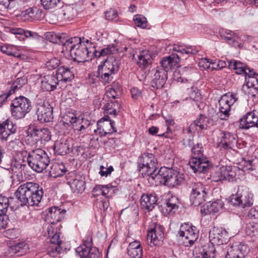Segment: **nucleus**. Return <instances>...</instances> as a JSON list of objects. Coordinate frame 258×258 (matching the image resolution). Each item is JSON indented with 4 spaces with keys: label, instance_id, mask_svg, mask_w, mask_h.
<instances>
[{
    "label": "nucleus",
    "instance_id": "f257e3e1",
    "mask_svg": "<svg viewBox=\"0 0 258 258\" xmlns=\"http://www.w3.org/2000/svg\"><path fill=\"white\" fill-rule=\"evenodd\" d=\"M63 52H70L72 59L78 63L84 62L92 58L93 43L84 38L72 37L61 41Z\"/></svg>",
    "mask_w": 258,
    "mask_h": 258
},
{
    "label": "nucleus",
    "instance_id": "f03ea898",
    "mask_svg": "<svg viewBox=\"0 0 258 258\" xmlns=\"http://www.w3.org/2000/svg\"><path fill=\"white\" fill-rule=\"evenodd\" d=\"M43 195L42 187L38 183L32 182L20 185L15 192V196L22 206H38Z\"/></svg>",
    "mask_w": 258,
    "mask_h": 258
},
{
    "label": "nucleus",
    "instance_id": "7ed1b4c3",
    "mask_svg": "<svg viewBox=\"0 0 258 258\" xmlns=\"http://www.w3.org/2000/svg\"><path fill=\"white\" fill-rule=\"evenodd\" d=\"M238 100L236 94L228 92L222 95L219 100V111L212 115L211 125H216L220 123L222 120L227 119L229 116L231 106Z\"/></svg>",
    "mask_w": 258,
    "mask_h": 258
},
{
    "label": "nucleus",
    "instance_id": "20e7f679",
    "mask_svg": "<svg viewBox=\"0 0 258 258\" xmlns=\"http://www.w3.org/2000/svg\"><path fill=\"white\" fill-rule=\"evenodd\" d=\"M157 160L154 154L149 153L142 154L138 159V167L143 176H149L148 180L156 179Z\"/></svg>",
    "mask_w": 258,
    "mask_h": 258
},
{
    "label": "nucleus",
    "instance_id": "39448f33",
    "mask_svg": "<svg viewBox=\"0 0 258 258\" xmlns=\"http://www.w3.org/2000/svg\"><path fill=\"white\" fill-rule=\"evenodd\" d=\"M29 166L37 172H41L45 169L50 162L47 153L40 148L30 152L27 158Z\"/></svg>",
    "mask_w": 258,
    "mask_h": 258
},
{
    "label": "nucleus",
    "instance_id": "423d86ee",
    "mask_svg": "<svg viewBox=\"0 0 258 258\" xmlns=\"http://www.w3.org/2000/svg\"><path fill=\"white\" fill-rule=\"evenodd\" d=\"M27 141L31 146L41 148L51 139V133L47 128H39L33 126L27 132Z\"/></svg>",
    "mask_w": 258,
    "mask_h": 258
},
{
    "label": "nucleus",
    "instance_id": "0eeeda50",
    "mask_svg": "<svg viewBox=\"0 0 258 258\" xmlns=\"http://www.w3.org/2000/svg\"><path fill=\"white\" fill-rule=\"evenodd\" d=\"M155 175L156 179H163V184L170 187L180 185L184 180L183 173L165 167H161Z\"/></svg>",
    "mask_w": 258,
    "mask_h": 258
},
{
    "label": "nucleus",
    "instance_id": "6e6552de",
    "mask_svg": "<svg viewBox=\"0 0 258 258\" xmlns=\"http://www.w3.org/2000/svg\"><path fill=\"white\" fill-rule=\"evenodd\" d=\"M31 109V101L23 96L16 97L10 105L11 116L17 120L24 118Z\"/></svg>",
    "mask_w": 258,
    "mask_h": 258
},
{
    "label": "nucleus",
    "instance_id": "1a4fd4ad",
    "mask_svg": "<svg viewBox=\"0 0 258 258\" xmlns=\"http://www.w3.org/2000/svg\"><path fill=\"white\" fill-rule=\"evenodd\" d=\"M178 234L182 238L183 244L186 247L193 245L199 237V232L196 227L188 223L180 226Z\"/></svg>",
    "mask_w": 258,
    "mask_h": 258
},
{
    "label": "nucleus",
    "instance_id": "9d476101",
    "mask_svg": "<svg viewBox=\"0 0 258 258\" xmlns=\"http://www.w3.org/2000/svg\"><path fill=\"white\" fill-rule=\"evenodd\" d=\"M185 71H191V68L188 67H185L184 68L181 69V70H176L173 74V78L178 82L185 83L187 82V84L185 87H187L188 90L189 92V97L191 99L193 100L196 102H200L201 100L202 97L201 94L199 90L197 87L192 86V83L191 80L188 81L187 79L184 78V70Z\"/></svg>",
    "mask_w": 258,
    "mask_h": 258
},
{
    "label": "nucleus",
    "instance_id": "9b49d317",
    "mask_svg": "<svg viewBox=\"0 0 258 258\" xmlns=\"http://www.w3.org/2000/svg\"><path fill=\"white\" fill-rule=\"evenodd\" d=\"M59 229L57 226L53 225H48L47 227L48 237L50 239V245L49 248L51 251H48V253L50 255L54 256L59 253L61 250L60 244L61 240L60 238Z\"/></svg>",
    "mask_w": 258,
    "mask_h": 258
},
{
    "label": "nucleus",
    "instance_id": "f8f14e48",
    "mask_svg": "<svg viewBox=\"0 0 258 258\" xmlns=\"http://www.w3.org/2000/svg\"><path fill=\"white\" fill-rule=\"evenodd\" d=\"M163 227L157 223L150 225L148 229L147 240L151 246H159L164 239Z\"/></svg>",
    "mask_w": 258,
    "mask_h": 258
},
{
    "label": "nucleus",
    "instance_id": "ddd939ff",
    "mask_svg": "<svg viewBox=\"0 0 258 258\" xmlns=\"http://www.w3.org/2000/svg\"><path fill=\"white\" fill-rule=\"evenodd\" d=\"M67 183L74 193H82L86 188L85 177L76 171L70 172L66 175Z\"/></svg>",
    "mask_w": 258,
    "mask_h": 258
},
{
    "label": "nucleus",
    "instance_id": "4468645a",
    "mask_svg": "<svg viewBox=\"0 0 258 258\" xmlns=\"http://www.w3.org/2000/svg\"><path fill=\"white\" fill-rule=\"evenodd\" d=\"M62 127L66 128L68 132L71 131L72 129L81 131L85 129L84 125L81 124L80 126L81 119L78 118L76 115L73 112H68L64 114L61 120Z\"/></svg>",
    "mask_w": 258,
    "mask_h": 258
},
{
    "label": "nucleus",
    "instance_id": "2eb2a0df",
    "mask_svg": "<svg viewBox=\"0 0 258 258\" xmlns=\"http://www.w3.org/2000/svg\"><path fill=\"white\" fill-rule=\"evenodd\" d=\"M150 84L155 89H160L163 87L167 79V74L166 70L161 67H157L150 72Z\"/></svg>",
    "mask_w": 258,
    "mask_h": 258
},
{
    "label": "nucleus",
    "instance_id": "dca6fc26",
    "mask_svg": "<svg viewBox=\"0 0 258 258\" xmlns=\"http://www.w3.org/2000/svg\"><path fill=\"white\" fill-rule=\"evenodd\" d=\"M206 189V188L201 182L195 183L194 185L190 196V202L191 205L198 206L205 201L208 194Z\"/></svg>",
    "mask_w": 258,
    "mask_h": 258
},
{
    "label": "nucleus",
    "instance_id": "f3484780",
    "mask_svg": "<svg viewBox=\"0 0 258 258\" xmlns=\"http://www.w3.org/2000/svg\"><path fill=\"white\" fill-rule=\"evenodd\" d=\"M114 124L115 122L109 119L108 116H105L97 122L98 127L94 132H98L101 137L111 135L116 132Z\"/></svg>",
    "mask_w": 258,
    "mask_h": 258
},
{
    "label": "nucleus",
    "instance_id": "a211bd4d",
    "mask_svg": "<svg viewBox=\"0 0 258 258\" xmlns=\"http://www.w3.org/2000/svg\"><path fill=\"white\" fill-rule=\"evenodd\" d=\"M249 251V247L245 244L232 245L227 248L225 258H244Z\"/></svg>",
    "mask_w": 258,
    "mask_h": 258
},
{
    "label": "nucleus",
    "instance_id": "6ab92c4d",
    "mask_svg": "<svg viewBox=\"0 0 258 258\" xmlns=\"http://www.w3.org/2000/svg\"><path fill=\"white\" fill-rule=\"evenodd\" d=\"M219 146H222L225 149H232L237 152V150L240 149V144L238 143L236 135L229 132L225 133L218 143Z\"/></svg>",
    "mask_w": 258,
    "mask_h": 258
},
{
    "label": "nucleus",
    "instance_id": "aec40b11",
    "mask_svg": "<svg viewBox=\"0 0 258 258\" xmlns=\"http://www.w3.org/2000/svg\"><path fill=\"white\" fill-rule=\"evenodd\" d=\"M36 115L40 122H50L53 118L52 107L47 102L39 104L37 106Z\"/></svg>",
    "mask_w": 258,
    "mask_h": 258
},
{
    "label": "nucleus",
    "instance_id": "412c9836",
    "mask_svg": "<svg viewBox=\"0 0 258 258\" xmlns=\"http://www.w3.org/2000/svg\"><path fill=\"white\" fill-rule=\"evenodd\" d=\"M252 127H258V116L254 110L248 111L239 119L240 128L248 130Z\"/></svg>",
    "mask_w": 258,
    "mask_h": 258
},
{
    "label": "nucleus",
    "instance_id": "4be33fe9",
    "mask_svg": "<svg viewBox=\"0 0 258 258\" xmlns=\"http://www.w3.org/2000/svg\"><path fill=\"white\" fill-rule=\"evenodd\" d=\"M213 232L214 237L212 239H211V244L212 245V246H211V251H212L214 255H211V257L216 258L217 257V249L220 248L219 245L223 243V238L226 232L222 228L215 227H214Z\"/></svg>",
    "mask_w": 258,
    "mask_h": 258
},
{
    "label": "nucleus",
    "instance_id": "5701e85b",
    "mask_svg": "<svg viewBox=\"0 0 258 258\" xmlns=\"http://www.w3.org/2000/svg\"><path fill=\"white\" fill-rule=\"evenodd\" d=\"M189 165L195 173L205 172L209 169V161L206 159L192 157L189 161Z\"/></svg>",
    "mask_w": 258,
    "mask_h": 258
},
{
    "label": "nucleus",
    "instance_id": "b1692460",
    "mask_svg": "<svg viewBox=\"0 0 258 258\" xmlns=\"http://www.w3.org/2000/svg\"><path fill=\"white\" fill-rule=\"evenodd\" d=\"M119 63L113 57H108L102 64L99 65L98 72H103L110 74H115L118 70Z\"/></svg>",
    "mask_w": 258,
    "mask_h": 258
},
{
    "label": "nucleus",
    "instance_id": "393cba45",
    "mask_svg": "<svg viewBox=\"0 0 258 258\" xmlns=\"http://www.w3.org/2000/svg\"><path fill=\"white\" fill-rule=\"evenodd\" d=\"M210 119L204 115H201L199 118L192 122L187 128L189 133H199L204 130H207L208 127V124Z\"/></svg>",
    "mask_w": 258,
    "mask_h": 258
},
{
    "label": "nucleus",
    "instance_id": "a878e982",
    "mask_svg": "<svg viewBox=\"0 0 258 258\" xmlns=\"http://www.w3.org/2000/svg\"><path fill=\"white\" fill-rule=\"evenodd\" d=\"M141 207L147 211H152L157 204L158 198L154 193L144 194L141 198Z\"/></svg>",
    "mask_w": 258,
    "mask_h": 258
},
{
    "label": "nucleus",
    "instance_id": "bb28decb",
    "mask_svg": "<svg viewBox=\"0 0 258 258\" xmlns=\"http://www.w3.org/2000/svg\"><path fill=\"white\" fill-rule=\"evenodd\" d=\"M92 238L88 234L84 240L83 243L76 248V252L80 258H86L89 254L91 250L94 247H92Z\"/></svg>",
    "mask_w": 258,
    "mask_h": 258
},
{
    "label": "nucleus",
    "instance_id": "cd10ccee",
    "mask_svg": "<svg viewBox=\"0 0 258 258\" xmlns=\"http://www.w3.org/2000/svg\"><path fill=\"white\" fill-rule=\"evenodd\" d=\"M66 213V210H61L57 207H51L47 214L46 220L49 225L56 226V224L62 219Z\"/></svg>",
    "mask_w": 258,
    "mask_h": 258
},
{
    "label": "nucleus",
    "instance_id": "c85d7f7f",
    "mask_svg": "<svg viewBox=\"0 0 258 258\" xmlns=\"http://www.w3.org/2000/svg\"><path fill=\"white\" fill-rule=\"evenodd\" d=\"M55 154L63 155L72 152V145L69 140L61 139L56 141L53 146Z\"/></svg>",
    "mask_w": 258,
    "mask_h": 258
},
{
    "label": "nucleus",
    "instance_id": "c756f323",
    "mask_svg": "<svg viewBox=\"0 0 258 258\" xmlns=\"http://www.w3.org/2000/svg\"><path fill=\"white\" fill-rule=\"evenodd\" d=\"M55 77L58 82L67 83L72 80L74 78L73 72L68 67L61 66L57 69Z\"/></svg>",
    "mask_w": 258,
    "mask_h": 258
},
{
    "label": "nucleus",
    "instance_id": "7c9ffc66",
    "mask_svg": "<svg viewBox=\"0 0 258 258\" xmlns=\"http://www.w3.org/2000/svg\"><path fill=\"white\" fill-rule=\"evenodd\" d=\"M58 81L55 75H46L44 76L41 80V89L44 91H53Z\"/></svg>",
    "mask_w": 258,
    "mask_h": 258
},
{
    "label": "nucleus",
    "instance_id": "2f4dec72",
    "mask_svg": "<svg viewBox=\"0 0 258 258\" xmlns=\"http://www.w3.org/2000/svg\"><path fill=\"white\" fill-rule=\"evenodd\" d=\"M257 83V80L255 78L248 79L246 83L242 86V90L245 94L249 96L255 97L258 95V85L254 83Z\"/></svg>",
    "mask_w": 258,
    "mask_h": 258
},
{
    "label": "nucleus",
    "instance_id": "473e14b6",
    "mask_svg": "<svg viewBox=\"0 0 258 258\" xmlns=\"http://www.w3.org/2000/svg\"><path fill=\"white\" fill-rule=\"evenodd\" d=\"M180 61L179 56L175 53H172L168 56L163 58L161 61V66L160 67L166 70V72L175 67Z\"/></svg>",
    "mask_w": 258,
    "mask_h": 258
},
{
    "label": "nucleus",
    "instance_id": "72a5a7b5",
    "mask_svg": "<svg viewBox=\"0 0 258 258\" xmlns=\"http://www.w3.org/2000/svg\"><path fill=\"white\" fill-rule=\"evenodd\" d=\"M127 253L130 258H142L143 247L139 241L131 242L127 247Z\"/></svg>",
    "mask_w": 258,
    "mask_h": 258
},
{
    "label": "nucleus",
    "instance_id": "f704fd0d",
    "mask_svg": "<svg viewBox=\"0 0 258 258\" xmlns=\"http://www.w3.org/2000/svg\"><path fill=\"white\" fill-rule=\"evenodd\" d=\"M179 200L175 196H170L168 198L163 207V213L166 214L174 213L178 208Z\"/></svg>",
    "mask_w": 258,
    "mask_h": 258
},
{
    "label": "nucleus",
    "instance_id": "c9c22d12",
    "mask_svg": "<svg viewBox=\"0 0 258 258\" xmlns=\"http://www.w3.org/2000/svg\"><path fill=\"white\" fill-rule=\"evenodd\" d=\"M137 62L140 67L146 69L152 62V57L150 52L147 50H143L137 54Z\"/></svg>",
    "mask_w": 258,
    "mask_h": 258
},
{
    "label": "nucleus",
    "instance_id": "e433bc0d",
    "mask_svg": "<svg viewBox=\"0 0 258 258\" xmlns=\"http://www.w3.org/2000/svg\"><path fill=\"white\" fill-rule=\"evenodd\" d=\"M103 107L104 112L110 115L115 116L119 111L120 104L118 100H107Z\"/></svg>",
    "mask_w": 258,
    "mask_h": 258
},
{
    "label": "nucleus",
    "instance_id": "4c0bfd02",
    "mask_svg": "<svg viewBox=\"0 0 258 258\" xmlns=\"http://www.w3.org/2000/svg\"><path fill=\"white\" fill-rule=\"evenodd\" d=\"M92 47L93 48V51H94V53H92L93 57H100L104 56L110 53H115L117 52L118 48L115 44H112L108 45L107 47L97 50L96 48V45L93 43Z\"/></svg>",
    "mask_w": 258,
    "mask_h": 258
},
{
    "label": "nucleus",
    "instance_id": "58836bf2",
    "mask_svg": "<svg viewBox=\"0 0 258 258\" xmlns=\"http://www.w3.org/2000/svg\"><path fill=\"white\" fill-rule=\"evenodd\" d=\"M26 157L25 155L22 156L20 154H18L17 156L14 158L12 163V170H17L20 173L25 170L26 165V161L24 157Z\"/></svg>",
    "mask_w": 258,
    "mask_h": 258
},
{
    "label": "nucleus",
    "instance_id": "ea45409f",
    "mask_svg": "<svg viewBox=\"0 0 258 258\" xmlns=\"http://www.w3.org/2000/svg\"><path fill=\"white\" fill-rule=\"evenodd\" d=\"M247 196V188L246 186H241L238 187L236 195L231 196V202L234 206L240 207L241 198H246Z\"/></svg>",
    "mask_w": 258,
    "mask_h": 258
},
{
    "label": "nucleus",
    "instance_id": "a19ab883",
    "mask_svg": "<svg viewBox=\"0 0 258 258\" xmlns=\"http://www.w3.org/2000/svg\"><path fill=\"white\" fill-rule=\"evenodd\" d=\"M67 171L64 165L61 163H52L49 170V175L54 178L63 175Z\"/></svg>",
    "mask_w": 258,
    "mask_h": 258
},
{
    "label": "nucleus",
    "instance_id": "79ce46f5",
    "mask_svg": "<svg viewBox=\"0 0 258 258\" xmlns=\"http://www.w3.org/2000/svg\"><path fill=\"white\" fill-rule=\"evenodd\" d=\"M29 247L27 243L21 242L13 245L11 248L9 253L11 255L16 254L17 256L24 255L28 250Z\"/></svg>",
    "mask_w": 258,
    "mask_h": 258
},
{
    "label": "nucleus",
    "instance_id": "37998d69",
    "mask_svg": "<svg viewBox=\"0 0 258 258\" xmlns=\"http://www.w3.org/2000/svg\"><path fill=\"white\" fill-rule=\"evenodd\" d=\"M226 168L222 166L220 167H218L217 165L215 166L211 163V172L212 171V181L217 182L224 179L223 171H224Z\"/></svg>",
    "mask_w": 258,
    "mask_h": 258
},
{
    "label": "nucleus",
    "instance_id": "c03bdc74",
    "mask_svg": "<svg viewBox=\"0 0 258 258\" xmlns=\"http://www.w3.org/2000/svg\"><path fill=\"white\" fill-rule=\"evenodd\" d=\"M24 146V144L23 142L19 139H15L14 140H12L9 142L8 144V148L9 150H14L15 151L18 152L19 153L22 155H25L27 156V152L26 151H21V149H22L23 147Z\"/></svg>",
    "mask_w": 258,
    "mask_h": 258
},
{
    "label": "nucleus",
    "instance_id": "a18cd8bd",
    "mask_svg": "<svg viewBox=\"0 0 258 258\" xmlns=\"http://www.w3.org/2000/svg\"><path fill=\"white\" fill-rule=\"evenodd\" d=\"M184 145L191 148L192 157L201 158L203 156L202 147L201 144L194 145V142L190 139H188L184 142Z\"/></svg>",
    "mask_w": 258,
    "mask_h": 258
},
{
    "label": "nucleus",
    "instance_id": "49530a36",
    "mask_svg": "<svg viewBox=\"0 0 258 258\" xmlns=\"http://www.w3.org/2000/svg\"><path fill=\"white\" fill-rule=\"evenodd\" d=\"M12 33L16 35V37L20 40H24L26 38L33 37L36 33L28 30H25L21 28L13 29Z\"/></svg>",
    "mask_w": 258,
    "mask_h": 258
},
{
    "label": "nucleus",
    "instance_id": "de8ad7c7",
    "mask_svg": "<svg viewBox=\"0 0 258 258\" xmlns=\"http://www.w3.org/2000/svg\"><path fill=\"white\" fill-rule=\"evenodd\" d=\"M229 67L231 70L235 71V73L238 75H243L246 73V65L241 61L231 60L228 62Z\"/></svg>",
    "mask_w": 258,
    "mask_h": 258
},
{
    "label": "nucleus",
    "instance_id": "09e8293b",
    "mask_svg": "<svg viewBox=\"0 0 258 258\" xmlns=\"http://www.w3.org/2000/svg\"><path fill=\"white\" fill-rule=\"evenodd\" d=\"M245 234L247 236L251 237V240L256 241L258 238V224L253 223H249L246 225L245 230Z\"/></svg>",
    "mask_w": 258,
    "mask_h": 258
},
{
    "label": "nucleus",
    "instance_id": "8fccbe9b",
    "mask_svg": "<svg viewBox=\"0 0 258 258\" xmlns=\"http://www.w3.org/2000/svg\"><path fill=\"white\" fill-rule=\"evenodd\" d=\"M120 89L118 87L108 88L105 92L103 100H112L118 98L120 96Z\"/></svg>",
    "mask_w": 258,
    "mask_h": 258
},
{
    "label": "nucleus",
    "instance_id": "3c124183",
    "mask_svg": "<svg viewBox=\"0 0 258 258\" xmlns=\"http://www.w3.org/2000/svg\"><path fill=\"white\" fill-rule=\"evenodd\" d=\"M64 18L68 21L73 20L77 15V10L71 6L65 7L63 10Z\"/></svg>",
    "mask_w": 258,
    "mask_h": 258
},
{
    "label": "nucleus",
    "instance_id": "603ef678",
    "mask_svg": "<svg viewBox=\"0 0 258 258\" xmlns=\"http://www.w3.org/2000/svg\"><path fill=\"white\" fill-rule=\"evenodd\" d=\"M0 50L8 55L15 56L17 53V47L13 45L5 44L0 46Z\"/></svg>",
    "mask_w": 258,
    "mask_h": 258
},
{
    "label": "nucleus",
    "instance_id": "864d4df0",
    "mask_svg": "<svg viewBox=\"0 0 258 258\" xmlns=\"http://www.w3.org/2000/svg\"><path fill=\"white\" fill-rule=\"evenodd\" d=\"M0 125L3 126L4 128L7 127L8 133H11L13 135L16 133L17 125L10 118L5 121H0Z\"/></svg>",
    "mask_w": 258,
    "mask_h": 258
},
{
    "label": "nucleus",
    "instance_id": "5fc2aeb1",
    "mask_svg": "<svg viewBox=\"0 0 258 258\" xmlns=\"http://www.w3.org/2000/svg\"><path fill=\"white\" fill-rule=\"evenodd\" d=\"M135 25L139 27L145 28L147 27V19L142 15H136L134 17Z\"/></svg>",
    "mask_w": 258,
    "mask_h": 258
},
{
    "label": "nucleus",
    "instance_id": "6e6d98bb",
    "mask_svg": "<svg viewBox=\"0 0 258 258\" xmlns=\"http://www.w3.org/2000/svg\"><path fill=\"white\" fill-rule=\"evenodd\" d=\"M41 4L45 10H49L56 7L60 0H40Z\"/></svg>",
    "mask_w": 258,
    "mask_h": 258
},
{
    "label": "nucleus",
    "instance_id": "4d7b16f0",
    "mask_svg": "<svg viewBox=\"0 0 258 258\" xmlns=\"http://www.w3.org/2000/svg\"><path fill=\"white\" fill-rule=\"evenodd\" d=\"M98 75L100 78L101 81L104 84H106L107 83H110L112 81L113 78V75L115 74H110L109 73L100 72H98Z\"/></svg>",
    "mask_w": 258,
    "mask_h": 258
},
{
    "label": "nucleus",
    "instance_id": "13d9d810",
    "mask_svg": "<svg viewBox=\"0 0 258 258\" xmlns=\"http://www.w3.org/2000/svg\"><path fill=\"white\" fill-rule=\"evenodd\" d=\"M247 195L246 198H242L241 202L240 203V207L245 208L246 207H249L252 205L253 200L252 195L249 193L247 189Z\"/></svg>",
    "mask_w": 258,
    "mask_h": 258
},
{
    "label": "nucleus",
    "instance_id": "bf43d9fd",
    "mask_svg": "<svg viewBox=\"0 0 258 258\" xmlns=\"http://www.w3.org/2000/svg\"><path fill=\"white\" fill-rule=\"evenodd\" d=\"M224 204L221 200H217L211 204V211L213 213H217L222 209Z\"/></svg>",
    "mask_w": 258,
    "mask_h": 258
},
{
    "label": "nucleus",
    "instance_id": "052dcab7",
    "mask_svg": "<svg viewBox=\"0 0 258 258\" xmlns=\"http://www.w3.org/2000/svg\"><path fill=\"white\" fill-rule=\"evenodd\" d=\"M13 135L12 133H8V131H5V128L0 125V141L7 142Z\"/></svg>",
    "mask_w": 258,
    "mask_h": 258
},
{
    "label": "nucleus",
    "instance_id": "680f3d73",
    "mask_svg": "<svg viewBox=\"0 0 258 258\" xmlns=\"http://www.w3.org/2000/svg\"><path fill=\"white\" fill-rule=\"evenodd\" d=\"M226 169L223 171V175L225 177L224 179L230 180L232 179L235 175L234 171L232 170V168L231 166H224Z\"/></svg>",
    "mask_w": 258,
    "mask_h": 258
},
{
    "label": "nucleus",
    "instance_id": "e2e57ef3",
    "mask_svg": "<svg viewBox=\"0 0 258 258\" xmlns=\"http://www.w3.org/2000/svg\"><path fill=\"white\" fill-rule=\"evenodd\" d=\"M59 60L56 58L50 59L46 62V67L48 70H53L58 66Z\"/></svg>",
    "mask_w": 258,
    "mask_h": 258
},
{
    "label": "nucleus",
    "instance_id": "0e129e2a",
    "mask_svg": "<svg viewBox=\"0 0 258 258\" xmlns=\"http://www.w3.org/2000/svg\"><path fill=\"white\" fill-rule=\"evenodd\" d=\"M211 64H212L211 70H219L224 68L226 63L222 60H218V62H213V60H211Z\"/></svg>",
    "mask_w": 258,
    "mask_h": 258
},
{
    "label": "nucleus",
    "instance_id": "69168bd1",
    "mask_svg": "<svg viewBox=\"0 0 258 258\" xmlns=\"http://www.w3.org/2000/svg\"><path fill=\"white\" fill-rule=\"evenodd\" d=\"M113 171V168L112 166H109L108 168H105L103 166H100V170L99 174L101 176L107 177L108 175Z\"/></svg>",
    "mask_w": 258,
    "mask_h": 258
},
{
    "label": "nucleus",
    "instance_id": "338daca9",
    "mask_svg": "<svg viewBox=\"0 0 258 258\" xmlns=\"http://www.w3.org/2000/svg\"><path fill=\"white\" fill-rule=\"evenodd\" d=\"M198 64L199 67L203 70L208 69L210 67V61L207 58H202Z\"/></svg>",
    "mask_w": 258,
    "mask_h": 258
},
{
    "label": "nucleus",
    "instance_id": "774afa93",
    "mask_svg": "<svg viewBox=\"0 0 258 258\" xmlns=\"http://www.w3.org/2000/svg\"><path fill=\"white\" fill-rule=\"evenodd\" d=\"M224 133H223L220 129L216 128L212 131V135L213 136V140L214 141H217L218 143L219 139L222 138V136Z\"/></svg>",
    "mask_w": 258,
    "mask_h": 258
}]
</instances>
